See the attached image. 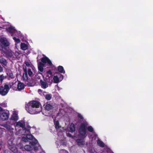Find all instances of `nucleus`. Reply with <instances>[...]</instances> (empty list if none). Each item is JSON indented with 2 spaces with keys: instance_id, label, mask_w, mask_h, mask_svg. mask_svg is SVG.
Instances as JSON below:
<instances>
[{
  "instance_id": "1",
  "label": "nucleus",
  "mask_w": 153,
  "mask_h": 153,
  "mask_svg": "<svg viewBox=\"0 0 153 153\" xmlns=\"http://www.w3.org/2000/svg\"><path fill=\"white\" fill-rule=\"evenodd\" d=\"M25 108L27 111L31 114H37L42 110L40 103L36 101H31L28 102L26 105Z\"/></svg>"
},
{
  "instance_id": "2",
  "label": "nucleus",
  "mask_w": 153,
  "mask_h": 153,
  "mask_svg": "<svg viewBox=\"0 0 153 153\" xmlns=\"http://www.w3.org/2000/svg\"><path fill=\"white\" fill-rule=\"evenodd\" d=\"M38 146H39V145L38 143V141L34 138L33 140L32 141L30 142L29 145H26L24 147L21 146L19 147V148L23 150H25L27 151H29L31 150L33 148L35 150H37L39 149Z\"/></svg>"
},
{
  "instance_id": "3",
  "label": "nucleus",
  "mask_w": 153,
  "mask_h": 153,
  "mask_svg": "<svg viewBox=\"0 0 153 153\" xmlns=\"http://www.w3.org/2000/svg\"><path fill=\"white\" fill-rule=\"evenodd\" d=\"M41 60L42 62H40L38 64V68L40 72H42L43 71L44 64L47 63L49 65H52V62L49 58L46 56L42 58Z\"/></svg>"
},
{
  "instance_id": "4",
  "label": "nucleus",
  "mask_w": 153,
  "mask_h": 153,
  "mask_svg": "<svg viewBox=\"0 0 153 153\" xmlns=\"http://www.w3.org/2000/svg\"><path fill=\"white\" fill-rule=\"evenodd\" d=\"M25 125V122L23 120H20L16 123V125L15 126L16 134L19 135L23 133V130L26 129L24 128Z\"/></svg>"
},
{
  "instance_id": "5",
  "label": "nucleus",
  "mask_w": 153,
  "mask_h": 153,
  "mask_svg": "<svg viewBox=\"0 0 153 153\" xmlns=\"http://www.w3.org/2000/svg\"><path fill=\"white\" fill-rule=\"evenodd\" d=\"M10 113L8 111L5 110L0 107V120H6L9 118Z\"/></svg>"
},
{
  "instance_id": "6",
  "label": "nucleus",
  "mask_w": 153,
  "mask_h": 153,
  "mask_svg": "<svg viewBox=\"0 0 153 153\" xmlns=\"http://www.w3.org/2000/svg\"><path fill=\"white\" fill-rule=\"evenodd\" d=\"M88 125L86 122H84L81 124L80 126L79 131L80 134L83 138H85L86 136V128Z\"/></svg>"
},
{
  "instance_id": "7",
  "label": "nucleus",
  "mask_w": 153,
  "mask_h": 153,
  "mask_svg": "<svg viewBox=\"0 0 153 153\" xmlns=\"http://www.w3.org/2000/svg\"><path fill=\"white\" fill-rule=\"evenodd\" d=\"M9 89V86L8 85H5L4 87L0 86V94L3 96L6 95Z\"/></svg>"
},
{
  "instance_id": "8",
  "label": "nucleus",
  "mask_w": 153,
  "mask_h": 153,
  "mask_svg": "<svg viewBox=\"0 0 153 153\" xmlns=\"http://www.w3.org/2000/svg\"><path fill=\"white\" fill-rule=\"evenodd\" d=\"M63 76L59 73H57L54 76L53 79L54 83H57L62 80Z\"/></svg>"
},
{
  "instance_id": "9",
  "label": "nucleus",
  "mask_w": 153,
  "mask_h": 153,
  "mask_svg": "<svg viewBox=\"0 0 153 153\" xmlns=\"http://www.w3.org/2000/svg\"><path fill=\"white\" fill-rule=\"evenodd\" d=\"M23 134L26 135L27 138L29 140H33V136L30 134L29 130V129H24L23 130Z\"/></svg>"
},
{
  "instance_id": "10",
  "label": "nucleus",
  "mask_w": 153,
  "mask_h": 153,
  "mask_svg": "<svg viewBox=\"0 0 153 153\" xmlns=\"http://www.w3.org/2000/svg\"><path fill=\"white\" fill-rule=\"evenodd\" d=\"M65 140L64 139L61 140L58 139L56 142V144L58 148L60 146H65Z\"/></svg>"
},
{
  "instance_id": "11",
  "label": "nucleus",
  "mask_w": 153,
  "mask_h": 153,
  "mask_svg": "<svg viewBox=\"0 0 153 153\" xmlns=\"http://www.w3.org/2000/svg\"><path fill=\"white\" fill-rule=\"evenodd\" d=\"M0 42L2 44L4 47H7L10 45V43L8 40L4 38H1L0 39Z\"/></svg>"
},
{
  "instance_id": "12",
  "label": "nucleus",
  "mask_w": 153,
  "mask_h": 153,
  "mask_svg": "<svg viewBox=\"0 0 153 153\" xmlns=\"http://www.w3.org/2000/svg\"><path fill=\"white\" fill-rule=\"evenodd\" d=\"M6 30L10 33H11V36H13L14 33H15L16 31L14 27L11 26L7 28Z\"/></svg>"
},
{
  "instance_id": "13",
  "label": "nucleus",
  "mask_w": 153,
  "mask_h": 153,
  "mask_svg": "<svg viewBox=\"0 0 153 153\" xmlns=\"http://www.w3.org/2000/svg\"><path fill=\"white\" fill-rule=\"evenodd\" d=\"M40 83L42 88H46L48 86V84L45 80H43L41 79L40 80Z\"/></svg>"
},
{
  "instance_id": "14",
  "label": "nucleus",
  "mask_w": 153,
  "mask_h": 153,
  "mask_svg": "<svg viewBox=\"0 0 153 153\" xmlns=\"http://www.w3.org/2000/svg\"><path fill=\"white\" fill-rule=\"evenodd\" d=\"M18 112L16 111H13V114L12 116L11 119L15 121H16L18 119V117L17 115Z\"/></svg>"
},
{
  "instance_id": "15",
  "label": "nucleus",
  "mask_w": 153,
  "mask_h": 153,
  "mask_svg": "<svg viewBox=\"0 0 153 153\" xmlns=\"http://www.w3.org/2000/svg\"><path fill=\"white\" fill-rule=\"evenodd\" d=\"M44 108L46 110L49 111L52 108L53 106L50 103L47 102L44 105Z\"/></svg>"
},
{
  "instance_id": "16",
  "label": "nucleus",
  "mask_w": 153,
  "mask_h": 153,
  "mask_svg": "<svg viewBox=\"0 0 153 153\" xmlns=\"http://www.w3.org/2000/svg\"><path fill=\"white\" fill-rule=\"evenodd\" d=\"M47 77H48L49 79V81L48 80V82H52V73L51 71L49 70L47 72ZM47 79H48V78H47Z\"/></svg>"
},
{
  "instance_id": "17",
  "label": "nucleus",
  "mask_w": 153,
  "mask_h": 153,
  "mask_svg": "<svg viewBox=\"0 0 153 153\" xmlns=\"http://www.w3.org/2000/svg\"><path fill=\"white\" fill-rule=\"evenodd\" d=\"M25 88L24 84L20 82H19L17 85V89L18 91H20L23 89Z\"/></svg>"
},
{
  "instance_id": "18",
  "label": "nucleus",
  "mask_w": 153,
  "mask_h": 153,
  "mask_svg": "<svg viewBox=\"0 0 153 153\" xmlns=\"http://www.w3.org/2000/svg\"><path fill=\"white\" fill-rule=\"evenodd\" d=\"M9 121H7L6 123L3 124L2 125V126L6 128L8 130L11 131L13 129V128H12L11 126L9 125Z\"/></svg>"
},
{
  "instance_id": "19",
  "label": "nucleus",
  "mask_w": 153,
  "mask_h": 153,
  "mask_svg": "<svg viewBox=\"0 0 153 153\" xmlns=\"http://www.w3.org/2000/svg\"><path fill=\"white\" fill-rule=\"evenodd\" d=\"M26 68L27 70V73L30 76H32L33 75L32 71L33 70V67L30 66V68Z\"/></svg>"
},
{
  "instance_id": "20",
  "label": "nucleus",
  "mask_w": 153,
  "mask_h": 153,
  "mask_svg": "<svg viewBox=\"0 0 153 153\" xmlns=\"http://www.w3.org/2000/svg\"><path fill=\"white\" fill-rule=\"evenodd\" d=\"M23 69L25 73L23 74V78L24 80L26 81L28 79L27 74V68H26L25 69V68H23Z\"/></svg>"
},
{
  "instance_id": "21",
  "label": "nucleus",
  "mask_w": 153,
  "mask_h": 153,
  "mask_svg": "<svg viewBox=\"0 0 153 153\" xmlns=\"http://www.w3.org/2000/svg\"><path fill=\"white\" fill-rule=\"evenodd\" d=\"M69 128V132L72 133L73 132L75 131V128L74 124L73 123H71Z\"/></svg>"
},
{
  "instance_id": "22",
  "label": "nucleus",
  "mask_w": 153,
  "mask_h": 153,
  "mask_svg": "<svg viewBox=\"0 0 153 153\" xmlns=\"http://www.w3.org/2000/svg\"><path fill=\"white\" fill-rule=\"evenodd\" d=\"M16 80L13 81V82H10V86L13 89H14L16 88Z\"/></svg>"
},
{
  "instance_id": "23",
  "label": "nucleus",
  "mask_w": 153,
  "mask_h": 153,
  "mask_svg": "<svg viewBox=\"0 0 153 153\" xmlns=\"http://www.w3.org/2000/svg\"><path fill=\"white\" fill-rule=\"evenodd\" d=\"M76 141L78 144L79 146L83 145L85 144V141L83 140L78 139Z\"/></svg>"
},
{
  "instance_id": "24",
  "label": "nucleus",
  "mask_w": 153,
  "mask_h": 153,
  "mask_svg": "<svg viewBox=\"0 0 153 153\" xmlns=\"http://www.w3.org/2000/svg\"><path fill=\"white\" fill-rule=\"evenodd\" d=\"M54 121L55 128L56 129L59 128L61 126L59 125V121L58 120L55 121L54 120Z\"/></svg>"
},
{
  "instance_id": "25",
  "label": "nucleus",
  "mask_w": 153,
  "mask_h": 153,
  "mask_svg": "<svg viewBox=\"0 0 153 153\" xmlns=\"http://www.w3.org/2000/svg\"><path fill=\"white\" fill-rule=\"evenodd\" d=\"M4 53L6 54V55L9 57H11L13 55V53L11 51H9L5 52Z\"/></svg>"
},
{
  "instance_id": "26",
  "label": "nucleus",
  "mask_w": 153,
  "mask_h": 153,
  "mask_svg": "<svg viewBox=\"0 0 153 153\" xmlns=\"http://www.w3.org/2000/svg\"><path fill=\"white\" fill-rule=\"evenodd\" d=\"M58 71L64 74L65 73V71L64 70V68L62 66H59L58 67Z\"/></svg>"
},
{
  "instance_id": "27",
  "label": "nucleus",
  "mask_w": 153,
  "mask_h": 153,
  "mask_svg": "<svg viewBox=\"0 0 153 153\" xmlns=\"http://www.w3.org/2000/svg\"><path fill=\"white\" fill-rule=\"evenodd\" d=\"M28 43L25 44L24 43H22L20 45V48H28Z\"/></svg>"
},
{
  "instance_id": "28",
  "label": "nucleus",
  "mask_w": 153,
  "mask_h": 153,
  "mask_svg": "<svg viewBox=\"0 0 153 153\" xmlns=\"http://www.w3.org/2000/svg\"><path fill=\"white\" fill-rule=\"evenodd\" d=\"M0 63L4 65H6L7 64V62L6 60L3 58L0 59Z\"/></svg>"
},
{
  "instance_id": "29",
  "label": "nucleus",
  "mask_w": 153,
  "mask_h": 153,
  "mask_svg": "<svg viewBox=\"0 0 153 153\" xmlns=\"http://www.w3.org/2000/svg\"><path fill=\"white\" fill-rule=\"evenodd\" d=\"M98 144L100 146L103 147L104 146L105 144L103 142L100 141L99 140H98L97 141Z\"/></svg>"
},
{
  "instance_id": "30",
  "label": "nucleus",
  "mask_w": 153,
  "mask_h": 153,
  "mask_svg": "<svg viewBox=\"0 0 153 153\" xmlns=\"http://www.w3.org/2000/svg\"><path fill=\"white\" fill-rule=\"evenodd\" d=\"M25 64L27 66V67H24V68H30V66H33L30 64V62H26L25 61Z\"/></svg>"
},
{
  "instance_id": "31",
  "label": "nucleus",
  "mask_w": 153,
  "mask_h": 153,
  "mask_svg": "<svg viewBox=\"0 0 153 153\" xmlns=\"http://www.w3.org/2000/svg\"><path fill=\"white\" fill-rule=\"evenodd\" d=\"M52 95L51 94H47L45 95V99L49 100L51 98Z\"/></svg>"
},
{
  "instance_id": "32",
  "label": "nucleus",
  "mask_w": 153,
  "mask_h": 153,
  "mask_svg": "<svg viewBox=\"0 0 153 153\" xmlns=\"http://www.w3.org/2000/svg\"><path fill=\"white\" fill-rule=\"evenodd\" d=\"M8 76L11 79H13L14 78L13 74L11 72H8L7 74Z\"/></svg>"
},
{
  "instance_id": "33",
  "label": "nucleus",
  "mask_w": 153,
  "mask_h": 153,
  "mask_svg": "<svg viewBox=\"0 0 153 153\" xmlns=\"http://www.w3.org/2000/svg\"><path fill=\"white\" fill-rule=\"evenodd\" d=\"M13 39L17 43H18L20 42V40L19 38H16V37H14Z\"/></svg>"
},
{
  "instance_id": "34",
  "label": "nucleus",
  "mask_w": 153,
  "mask_h": 153,
  "mask_svg": "<svg viewBox=\"0 0 153 153\" xmlns=\"http://www.w3.org/2000/svg\"><path fill=\"white\" fill-rule=\"evenodd\" d=\"M88 130L89 131L91 132H92L94 131V129L91 126H89L87 128Z\"/></svg>"
},
{
  "instance_id": "35",
  "label": "nucleus",
  "mask_w": 153,
  "mask_h": 153,
  "mask_svg": "<svg viewBox=\"0 0 153 153\" xmlns=\"http://www.w3.org/2000/svg\"><path fill=\"white\" fill-rule=\"evenodd\" d=\"M11 150L14 152H17V149L15 147H12Z\"/></svg>"
},
{
  "instance_id": "36",
  "label": "nucleus",
  "mask_w": 153,
  "mask_h": 153,
  "mask_svg": "<svg viewBox=\"0 0 153 153\" xmlns=\"http://www.w3.org/2000/svg\"><path fill=\"white\" fill-rule=\"evenodd\" d=\"M4 78V76L2 74L0 75V82L1 83L2 82Z\"/></svg>"
},
{
  "instance_id": "37",
  "label": "nucleus",
  "mask_w": 153,
  "mask_h": 153,
  "mask_svg": "<svg viewBox=\"0 0 153 153\" xmlns=\"http://www.w3.org/2000/svg\"><path fill=\"white\" fill-rule=\"evenodd\" d=\"M59 153H68V152L65 150L62 149L60 151Z\"/></svg>"
},
{
  "instance_id": "38",
  "label": "nucleus",
  "mask_w": 153,
  "mask_h": 153,
  "mask_svg": "<svg viewBox=\"0 0 153 153\" xmlns=\"http://www.w3.org/2000/svg\"><path fill=\"white\" fill-rule=\"evenodd\" d=\"M22 140L23 141L27 142L28 141V139L26 137H22Z\"/></svg>"
},
{
  "instance_id": "39",
  "label": "nucleus",
  "mask_w": 153,
  "mask_h": 153,
  "mask_svg": "<svg viewBox=\"0 0 153 153\" xmlns=\"http://www.w3.org/2000/svg\"><path fill=\"white\" fill-rule=\"evenodd\" d=\"M67 131V132H66V135H67L68 137H71V134H70L69 132L68 133L67 131Z\"/></svg>"
},
{
  "instance_id": "40",
  "label": "nucleus",
  "mask_w": 153,
  "mask_h": 153,
  "mask_svg": "<svg viewBox=\"0 0 153 153\" xmlns=\"http://www.w3.org/2000/svg\"><path fill=\"white\" fill-rule=\"evenodd\" d=\"M78 117L79 118H80L81 119H82L83 118L81 114H79L78 115Z\"/></svg>"
},
{
  "instance_id": "41",
  "label": "nucleus",
  "mask_w": 153,
  "mask_h": 153,
  "mask_svg": "<svg viewBox=\"0 0 153 153\" xmlns=\"http://www.w3.org/2000/svg\"><path fill=\"white\" fill-rule=\"evenodd\" d=\"M3 70V68L0 65V72H2Z\"/></svg>"
},
{
  "instance_id": "42",
  "label": "nucleus",
  "mask_w": 153,
  "mask_h": 153,
  "mask_svg": "<svg viewBox=\"0 0 153 153\" xmlns=\"http://www.w3.org/2000/svg\"><path fill=\"white\" fill-rule=\"evenodd\" d=\"M40 92H41V90L40 89H39L38 90V92L39 93V94H40Z\"/></svg>"
},
{
  "instance_id": "43",
  "label": "nucleus",
  "mask_w": 153,
  "mask_h": 153,
  "mask_svg": "<svg viewBox=\"0 0 153 153\" xmlns=\"http://www.w3.org/2000/svg\"><path fill=\"white\" fill-rule=\"evenodd\" d=\"M2 106L4 107H6L7 106V105L6 104H4V105H2Z\"/></svg>"
},
{
  "instance_id": "44",
  "label": "nucleus",
  "mask_w": 153,
  "mask_h": 153,
  "mask_svg": "<svg viewBox=\"0 0 153 153\" xmlns=\"http://www.w3.org/2000/svg\"><path fill=\"white\" fill-rule=\"evenodd\" d=\"M41 153H45V152L44 151H42Z\"/></svg>"
},
{
  "instance_id": "45",
  "label": "nucleus",
  "mask_w": 153,
  "mask_h": 153,
  "mask_svg": "<svg viewBox=\"0 0 153 153\" xmlns=\"http://www.w3.org/2000/svg\"><path fill=\"white\" fill-rule=\"evenodd\" d=\"M16 44H15V45H16V46H15V48H17V47L16 46Z\"/></svg>"
},
{
  "instance_id": "46",
  "label": "nucleus",
  "mask_w": 153,
  "mask_h": 153,
  "mask_svg": "<svg viewBox=\"0 0 153 153\" xmlns=\"http://www.w3.org/2000/svg\"><path fill=\"white\" fill-rule=\"evenodd\" d=\"M24 49H23V50H26V49L27 48H24Z\"/></svg>"
},
{
  "instance_id": "47",
  "label": "nucleus",
  "mask_w": 153,
  "mask_h": 153,
  "mask_svg": "<svg viewBox=\"0 0 153 153\" xmlns=\"http://www.w3.org/2000/svg\"><path fill=\"white\" fill-rule=\"evenodd\" d=\"M3 49H4V50H6V48H4Z\"/></svg>"
},
{
  "instance_id": "48",
  "label": "nucleus",
  "mask_w": 153,
  "mask_h": 153,
  "mask_svg": "<svg viewBox=\"0 0 153 153\" xmlns=\"http://www.w3.org/2000/svg\"><path fill=\"white\" fill-rule=\"evenodd\" d=\"M3 51H4V50H3Z\"/></svg>"
}]
</instances>
